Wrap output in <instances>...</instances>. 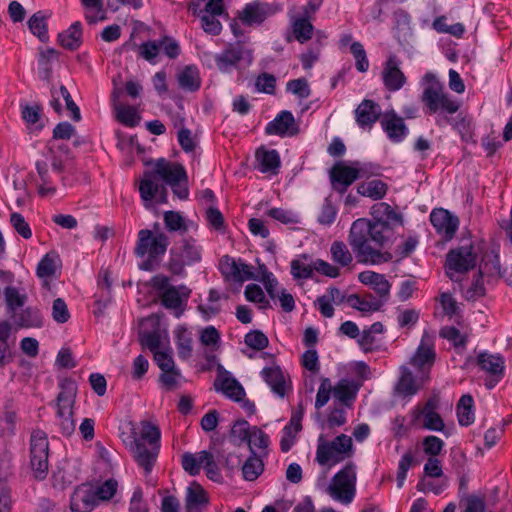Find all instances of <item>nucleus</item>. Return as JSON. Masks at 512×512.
<instances>
[{
	"label": "nucleus",
	"instance_id": "f257e3e1",
	"mask_svg": "<svg viewBox=\"0 0 512 512\" xmlns=\"http://www.w3.org/2000/svg\"><path fill=\"white\" fill-rule=\"evenodd\" d=\"M393 229L388 221L365 218L355 220L350 228L348 243L359 262L379 265L392 260L388 251H382L391 242Z\"/></svg>",
	"mask_w": 512,
	"mask_h": 512
},
{
	"label": "nucleus",
	"instance_id": "f03ea898",
	"mask_svg": "<svg viewBox=\"0 0 512 512\" xmlns=\"http://www.w3.org/2000/svg\"><path fill=\"white\" fill-rule=\"evenodd\" d=\"M139 437H135L131 444V452L137 464L143 468L145 474H149L157 460L160 450V430L151 423H141Z\"/></svg>",
	"mask_w": 512,
	"mask_h": 512
},
{
	"label": "nucleus",
	"instance_id": "7ed1b4c3",
	"mask_svg": "<svg viewBox=\"0 0 512 512\" xmlns=\"http://www.w3.org/2000/svg\"><path fill=\"white\" fill-rule=\"evenodd\" d=\"M169 244V237L164 232L154 234L148 229L140 230L135 253L139 257L147 256V259L140 266L141 269L153 270L166 253Z\"/></svg>",
	"mask_w": 512,
	"mask_h": 512
},
{
	"label": "nucleus",
	"instance_id": "20e7f679",
	"mask_svg": "<svg viewBox=\"0 0 512 512\" xmlns=\"http://www.w3.org/2000/svg\"><path fill=\"white\" fill-rule=\"evenodd\" d=\"M60 389L56 400V417L61 432L65 436H70L75 431L74 405L77 395V387L71 380L65 379L60 383Z\"/></svg>",
	"mask_w": 512,
	"mask_h": 512
},
{
	"label": "nucleus",
	"instance_id": "39448f33",
	"mask_svg": "<svg viewBox=\"0 0 512 512\" xmlns=\"http://www.w3.org/2000/svg\"><path fill=\"white\" fill-rule=\"evenodd\" d=\"M151 283L153 288L159 292L163 306L176 310V316L179 317L183 312V303L190 296V289L184 285L178 287L170 285V279L162 274L155 275Z\"/></svg>",
	"mask_w": 512,
	"mask_h": 512
},
{
	"label": "nucleus",
	"instance_id": "423d86ee",
	"mask_svg": "<svg viewBox=\"0 0 512 512\" xmlns=\"http://www.w3.org/2000/svg\"><path fill=\"white\" fill-rule=\"evenodd\" d=\"M353 454L352 438L341 434L332 441L319 440L316 460L320 465L337 464Z\"/></svg>",
	"mask_w": 512,
	"mask_h": 512
},
{
	"label": "nucleus",
	"instance_id": "0eeeda50",
	"mask_svg": "<svg viewBox=\"0 0 512 512\" xmlns=\"http://www.w3.org/2000/svg\"><path fill=\"white\" fill-rule=\"evenodd\" d=\"M202 257V247L192 237L184 238L179 247L170 251V259L167 264L168 270L174 275H181L185 265L199 262Z\"/></svg>",
	"mask_w": 512,
	"mask_h": 512
},
{
	"label": "nucleus",
	"instance_id": "6e6552de",
	"mask_svg": "<svg viewBox=\"0 0 512 512\" xmlns=\"http://www.w3.org/2000/svg\"><path fill=\"white\" fill-rule=\"evenodd\" d=\"M49 442L47 434L40 429L32 431L30 436V466L38 480L46 478L49 468Z\"/></svg>",
	"mask_w": 512,
	"mask_h": 512
},
{
	"label": "nucleus",
	"instance_id": "1a4fd4ad",
	"mask_svg": "<svg viewBox=\"0 0 512 512\" xmlns=\"http://www.w3.org/2000/svg\"><path fill=\"white\" fill-rule=\"evenodd\" d=\"M356 472L355 465L348 463L336 473L328 487L330 496L343 504L352 502L355 496Z\"/></svg>",
	"mask_w": 512,
	"mask_h": 512
},
{
	"label": "nucleus",
	"instance_id": "9d476101",
	"mask_svg": "<svg viewBox=\"0 0 512 512\" xmlns=\"http://www.w3.org/2000/svg\"><path fill=\"white\" fill-rule=\"evenodd\" d=\"M422 102L429 113L454 114L459 110V103L452 100L444 91L439 82L428 85L422 93Z\"/></svg>",
	"mask_w": 512,
	"mask_h": 512
},
{
	"label": "nucleus",
	"instance_id": "9b49d317",
	"mask_svg": "<svg viewBox=\"0 0 512 512\" xmlns=\"http://www.w3.org/2000/svg\"><path fill=\"white\" fill-rule=\"evenodd\" d=\"M477 254L471 245L452 249L446 256V275L452 281H458L455 274H463L473 269L476 265Z\"/></svg>",
	"mask_w": 512,
	"mask_h": 512
},
{
	"label": "nucleus",
	"instance_id": "f8f14e48",
	"mask_svg": "<svg viewBox=\"0 0 512 512\" xmlns=\"http://www.w3.org/2000/svg\"><path fill=\"white\" fill-rule=\"evenodd\" d=\"M364 175L362 168L348 166L343 162L335 163L329 172L332 188L340 194L345 193L350 185Z\"/></svg>",
	"mask_w": 512,
	"mask_h": 512
},
{
	"label": "nucleus",
	"instance_id": "ddd939ff",
	"mask_svg": "<svg viewBox=\"0 0 512 512\" xmlns=\"http://www.w3.org/2000/svg\"><path fill=\"white\" fill-rule=\"evenodd\" d=\"M153 172L157 175L160 182L175 186L179 182H187V174L184 167L178 163H171L164 158L158 159L155 163Z\"/></svg>",
	"mask_w": 512,
	"mask_h": 512
},
{
	"label": "nucleus",
	"instance_id": "4468645a",
	"mask_svg": "<svg viewBox=\"0 0 512 512\" xmlns=\"http://www.w3.org/2000/svg\"><path fill=\"white\" fill-rule=\"evenodd\" d=\"M430 221L437 232L443 235L446 240L454 237L459 226L458 217L443 208L434 209L430 214Z\"/></svg>",
	"mask_w": 512,
	"mask_h": 512
},
{
	"label": "nucleus",
	"instance_id": "2eb2a0df",
	"mask_svg": "<svg viewBox=\"0 0 512 512\" xmlns=\"http://www.w3.org/2000/svg\"><path fill=\"white\" fill-rule=\"evenodd\" d=\"M139 192L141 199L145 203L151 202L158 194L162 196L163 202L166 201V187L160 182L153 170H148L143 173L139 184Z\"/></svg>",
	"mask_w": 512,
	"mask_h": 512
},
{
	"label": "nucleus",
	"instance_id": "dca6fc26",
	"mask_svg": "<svg viewBox=\"0 0 512 512\" xmlns=\"http://www.w3.org/2000/svg\"><path fill=\"white\" fill-rule=\"evenodd\" d=\"M382 79L389 91L400 90L406 83V77L400 69V61L395 55H390L382 70Z\"/></svg>",
	"mask_w": 512,
	"mask_h": 512
},
{
	"label": "nucleus",
	"instance_id": "f3484780",
	"mask_svg": "<svg viewBox=\"0 0 512 512\" xmlns=\"http://www.w3.org/2000/svg\"><path fill=\"white\" fill-rule=\"evenodd\" d=\"M244 58H247L248 62L252 61L250 52L245 50L241 43H236L227 46L222 53L216 56L215 61L221 71H228Z\"/></svg>",
	"mask_w": 512,
	"mask_h": 512
},
{
	"label": "nucleus",
	"instance_id": "a211bd4d",
	"mask_svg": "<svg viewBox=\"0 0 512 512\" xmlns=\"http://www.w3.org/2000/svg\"><path fill=\"white\" fill-rule=\"evenodd\" d=\"M268 135L294 136L299 132V126L290 111H281L273 121L269 122L265 128Z\"/></svg>",
	"mask_w": 512,
	"mask_h": 512
},
{
	"label": "nucleus",
	"instance_id": "6ab92c4d",
	"mask_svg": "<svg viewBox=\"0 0 512 512\" xmlns=\"http://www.w3.org/2000/svg\"><path fill=\"white\" fill-rule=\"evenodd\" d=\"M98 506L93 485L82 484L78 486L70 499V510L74 512H90Z\"/></svg>",
	"mask_w": 512,
	"mask_h": 512
},
{
	"label": "nucleus",
	"instance_id": "aec40b11",
	"mask_svg": "<svg viewBox=\"0 0 512 512\" xmlns=\"http://www.w3.org/2000/svg\"><path fill=\"white\" fill-rule=\"evenodd\" d=\"M380 124L388 138L393 142H401L408 134L404 119L398 116L394 110L386 111L382 115Z\"/></svg>",
	"mask_w": 512,
	"mask_h": 512
},
{
	"label": "nucleus",
	"instance_id": "412c9836",
	"mask_svg": "<svg viewBox=\"0 0 512 512\" xmlns=\"http://www.w3.org/2000/svg\"><path fill=\"white\" fill-rule=\"evenodd\" d=\"M400 378L396 384V391L402 396L415 395L423 385L428 381V375L421 374L414 376L412 372L405 366L400 368Z\"/></svg>",
	"mask_w": 512,
	"mask_h": 512
},
{
	"label": "nucleus",
	"instance_id": "4be33fe9",
	"mask_svg": "<svg viewBox=\"0 0 512 512\" xmlns=\"http://www.w3.org/2000/svg\"><path fill=\"white\" fill-rule=\"evenodd\" d=\"M477 364L483 371L493 377V379L488 380L486 384L489 388H493L503 374L504 361L502 357L483 352L478 355Z\"/></svg>",
	"mask_w": 512,
	"mask_h": 512
},
{
	"label": "nucleus",
	"instance_id": "5701e85b",
	"mask_svg": "<svg viewBox=\"0 0 512 512\" xmlns=\"http://www.w3.org/2000/svg\"><path fill=\"white\" fill-rule=\"evenodd\" d=\"M214 386L216 390L221 391L225 396L234 400L241 401L245 396V391L242 385L227 371H222L219 367V375L217 376Z\"/></svg>",
	"mask_w": 512,
	"mask_h": 512
},
{
	"label": "nucleus",
	"instance_id": "b1692460",
	"mask_svg": "<svg viewBox=\"0 0 512 512\" xmlns=\"http://www.w3.org/2000/svg\"><path fill=\"white\" fill-rule=\"evenodd\" d=\"M435 351L432 344L423 337L410 363L417 368L421 374L428 375V371L435 361Z\"/></svg>",
	"mask_w": 512,
	"mask_h": 512
},
{
	"label": "nucleus",
	"instance_id": "393cba45",
	"mask_svg": "<svg viewBox=\"0 0 512 512\" xmlns=\"http://www.w3.org/2000/svg\"><path fill=\"white\" fill-rule=\"evenodd\" d=\"M359 281L364 285H369L378 295V300L385 303L390 294L391 284L383 274L374 271H363L358 275Z\"/></svg>",
	"mask_w": 512,
	"mask_h": 512
},
{
	"label": "nucleus",
	"instance_id": "a878e982",
	"mask_svg": "<svg viewBox=\"0 0 512 512\" xmlns=\"http://www.w3.org/2000/svg\"><path fill=\"white\" fill-rule=\"evenodd\" d=\"M380 116L379 104L370 99H364L355 110V120L361 128L372 127Z\"/></svg>",
	"mask_w": 512,
	"mask_h": 512
},
{
	"label": "nucleus",
	"instance_id": "bb28decb",
	"mask_svg": "<svg viewBox=\"0 0 512 512\" xmlns=\"http://www.w3.org/2000/svg\"><path fill=\"white\" fill-rule=\"evenodd\" d=\"M438 407V400L430 398L423 408L419 409L417 418L423 420L422 427L432 431H442L444 429V422L441 416L436 412Z\"/></svg>",
	"mask_w": 512,
	"mask_h": 512
},
{
	"label": "nucleus",
	"instance_id": "cd10ccee",
	"mask_svg": "<svg viewBox=\"0 0 512 512\" xmlns=\"http://www.w3.org/2000/svg\"><path fill=\"white\" fill-rule=\"evenodd\" d=\"M344 301H347V297L341 293V291L336 287H330L327 289V292L319 296L315 305L318 306V309L323 317L331 318L334 315V308L332 306V302L335 304H340Z\"/></svg>",
	"mask_w": 512,
	"mask_h": 512
},
{
	"label": "nucleus",
	"instance_id": "c85d7f7f",
	"mask_svg": "<svg viewBox=\"0 0 512 512\" xmlns=\"http://www.w3.org/2000/svg\"><path fill=\"white\" fill-rule=\"evenodd\" d=\"M222 271L223 273L231 274L235 280L240 282L260 279V272L255 274L250 265L245 263H236L228 256H225V263L222 264Z\"/></svg>",
	"mask_w": 512,
	"mask_h": 512
},
{
	"label": "nucleus",
	"instance_id": "c756f323",
	"mask_svg": "<svg viewBox=\"0 0 512 512\" xmlns=\"http://www.w3.org/2000/svg\"><path fill=\"white\" fill-rule=\"evenodd\" d=\"M207 503L208 499L202 486L195 481L192 482L186 491V512H201V508L206 506Z\"/></svg>",
	"mask_w": 512,
	"mask_h": 512
},
{
	"label": "nucleus",
	"instance_id": "7c9ffc66",
	"mask_svg": "<svg viewBox=\"0 0 512 512\" xmlns=\"http://www.w3.org/2000/svg\"><path fill=\"white\" fill-rule=\"evenodd\" d=\"M122 93L121 89L115 88L112 91V100L114 104V108L116 111L117 119L129 127H134L138 124L139 118L136 114V111L131 106H126L118 102V99Z\"/></svg>",
	"mask_w": 512,
	"mask_h": 512
},
{
	"label": "nucleus",
	"instance_id": "2f4dec72",
	"mask_svg": "<svg viewBox=\"0 0 512 512\" xmlns=\"http://www.w3.org/2000/svg\"><path fill=\"white\" fill-rule=\"evenodd\" d=\"M268 16V6L259 2L249 3L239 14V18L246 25L261 24Z\"/></svg>",
	"mask_w": 512,
	"mask_h": 512
},
{
	"label": "nucleus",
	"instance_id": "473e14b6",
	"mask_svg": "<svg viewBox=\"0 0 512 512\" xmlns=\"http://www.w3.org/2000/svg\"><path fill=\"white\" fill-rule=\"evenodd\" d=\"M59 44L68 50H76L82 43V26L80 22H74L67 30L58 35Z\"/></svg>",
	"mask_w": 512,
	"mask_h": 512
},
{
	"label": "nucleus",
	"instance_id": "72a5a7b5",
	"mask_svg": "<svg viewBox=\"0 0 512 512\" xmlns=\"http://www.w3.org/2000/svg\"><path fill=\"white\" fill-rule=\"evenodd\" d=\"M347 302L352 308L361 312L379 311L384 304L382 300H378L372 294H367L364 297H360L358 294H351L347 297Z\"/></svg>",
	"mask_w": 512,
	"mask_h": 512
},
{
	"label": "nucleus",
	"instance_id": "f704fd0d",
	"mask_svg": "<svg viewBox=\"0 0 512 512\" xmlns=\"http://www.w3.org/2000/svg\"><path fill=\"white\" fill-rule=\"evenodd\" d=\"M13 315L16 325L20 328H40L43 325V318L37 308L27 307Z\"/></svg>",
	"mask_w": 512,
	"mask_h": 512
},
{
	"label": "nucleus",
	"instance_id": "c9c22d12",
	"mask_svg": "<svg viewBox=\"0 0 512 512\" xmlns=\"http://www.w3.org/2000/svg\"><path fill=\"white\" fill-rule=\"evenodd\" d=\"M256 158L259 162L261 172L276 174L280 166V157L276 150H266L263 147L256 151Z\"/></svg>",
	"mask_w": 512,
	"mask_h": 512
},
{
	"label": "nucleus",
	"instance_id": "e433bc0d",
	"mask_svg": "<svg viewBox=\"0 0 512 512\" xmlns=\"http://www.w3.org/2000/svg\"><path fill=\"white\" fill-rule=\"evenodd\" d=\"M262 375L275 394L280 397L285 395V379L282 370L278 366L264 368Z\"/></svg>",
	"mask_w": 512,
	"mask_h": 512
},
{
	"label": "nucleus",
	"instance_id": "4c0bfd02",
	"mask_svg": "<svg viewBox=\"0 0 512 512\" xmlns=\"http://www.w3.org/2000/svg\"><path fill=\"white\" fill-rule=\"evenodd\" d=\"M357 192L360 195L369 197L373 200H380L386 195L387 184L382 180L374 179L360 183L357 187Z\"/></svg>",
	"mask_w": 512,
	"mask_h": 512
},
{
	"label": "nucleus",
	"instance_id": "58836bf2",
	"mask_svg": "<svg viewBox=\"0 0 512 512\" xmlns=\"http://www.w3.org/2000/svg\"><path fill=\"white\" fill-rule=\"evenodd\" d=\"M473 398L471 395H463L457 404V416L459 424L469 426L474 422Z\"/></svg>",
	"mask_w": 512,
	"mask_h": 512
},
{
	"label": "nucleus",
	"instance_id": "ea45409f",
	"mask_svg": "<svg viewBox=\"0 0 512 512\" xmlns=\"http://www.w3.org/2000/svg\"><path fill=\"white\" fill-rule=\"evenodd\" d=\"M178 82L182 89L196 91L200 88V77L195 67L187 66L178 75Z\"/></svg>",
	"mask_w": 512,
	"mask_h": 512
},
{
	"label": "nucleus",
	"instance_id": "a19ab883",
	"mask_svg": "<svg viewBox=\"0 0 512 512\" xmlns=\"http://www.w3.org/2000/svg\"><path fill=\"white\" fill-rule=\"evenodd\" d=\"M176 347L178 356L181 359H188L192 353V337L188 330L184 327H177L175 330Z\"/></svg>",
	"mask_w": 512,
	"mask_h": 512
},
{
	"label": "nucleus",
	"instance_id": "79ce46f5",
	"mask_svg": "<svg viewBox=\"0 0 512 512\" xmlns=\"http://www.w3.org/2000/svg\"><path fill=\"white\" fill-rule=\"evenodd\" d=\"M332 260L342 267L349 266L353 261L352 253L342 241H334L330 247Z\"/></svg>",
	"mask_w": 512,
	"mask_h": 512
},
{
	"label": "nucleus",
	"instance_id": "37998d69",
	"mask_svg": "<svg viewBox=\"0 0 512 512\" xmlns=\"http://www.w3.org/2000/svg\"><path fill=\"white\" fill-rule=\"evenodd\" d=\"M358 386L350 380L342 379L333 388V395L341 402H347L356 397Z\"/></svg>",
	"mask_w": 512,
	"mask_h": 512
},
{
	"label": "nucleus",
	"instance_id": "c03bdc74",
	"mask_svg": "<svg viewBox=\"0 0 512 512\" xmlns=\"http://www.w3.org/2000/svg\"><path fill=\"white\" fill-rule=\"evenodd\" d=\"M263 469L262 460L253 453L242 466L243 477L245 480L254 481L260 476Z\"/></svg>",
	"mask_w": 512,
	"mask_h": 512
},
{
	"label": "nucleus",
	"instance_id": "a18cd8bd",
	"mask_svg": "<svg viewBox=\"0 0 512 512\" xmlns=\"http://www.w3.org/2000/svg\"><path fill=\"white\" fill-rule=\"evenodd\" d=\"M4 296L7 309L12 314H15L18 308L24 306L28 299L26 294H21L18 289L12 286L4 289Z\"/></svg>",
	"mask_w": 512,
	"mask_h": 512
},
{
	"label": "nucleus",
	"instance_id": "49530a36",
	"mask_svg": "<svg viewBox=\"0 0 512 512\" xmlns=\"http://www.w3.org/2000/svg\"><path fill=\"white\" fill-rule=\"evenodd\" d=\"M59 257L55 253L46 254L37 266V276L40 278L50 277L55 274Z\"/></svg>",
	"mask_w": 512,
	"mask_h": 512
},
{
	"label": "nucleus",
	"instance_id": "de8ad7c7",
	"mask_svg": "<svg viewBox=\"0 0 512 512\" xmlns=\"http://www.w3.org/2000/svg\"><path fill=\"white\" fill-rule=\"evenodd\" d=\"M97 504L109 501L117 492L118 483L114 479H108L100 485L93 486Z\"/></svg>",
	"mask_w": 512,
	"mask_h": 512
},
{
	"label": "nucleus",
	"instance_id": "09e8293b",
	"mask_svg": "<svg viewBox=\"0 0 512 512\" xmlns=\"http://www.w3.org/2000/svg\"><path fill=\"white\" fill-rule=\"evenodd\" d=\"M163 220L169 232H186L188 230V226L179 212L166 211L163 214Z\"/></svg>",
	"mask_w": 512,
	"mask_h": 512
},
{
	"label": "nucleus",
	"instance_id": "8fccbe9b",
	"mask_svg": "<svg viewBox=\"0 0 512 512\" xmlns=\"http://www.w3.org/2000/svg\"><path fill=\"white\" fill-rule=\"evenodd\" d=\"M293 34L295 38L304 43L311 39L313 33V25L306 18H298L292 25Z\"/></svg>",
	"mask_w": 512,
	"mask_h": 512
},
{
	"label": "nucleus",
	"instance_id": "3c124183",
	"mask_svg": "<svg viewBox=\"0 0 512 512\" xmlns=\"http://www.w3.org/2000/svg\"><path fill=\"white\" fill-rule=\"evenodd\" d=\"M479 273L480 275L499 276L501 274V267L498 255L493 253L486 254L480 263Z\"/></svg>",
	"mask_w": 512,
	"mask_h": 512
},
{
	"label": "nucleus",
	"instance_id": "603ef678",
	"mask_svg": "<svg viewBox=\"0 0 512 512\" xmlns=\"http://www.w3.org/2000/svg\"><path fill=\"white\" fill-rule=\"evenodd\" d=\"M463 512H484L486 508L485 497L476 494H468L461 498Z\"/></svg>",
	"mask_w": 512,
	"mask_h": 512
},
{
	"label": "nucleus",
	"instance_id": "864d4df0",
	"mask_svg": "<svg viewBox=\"0 0 512 512\" xmlns=\"http://www.w3.org/2000/svg\"><path fill=\"white\" fill-rule=\"evenodd\" d=\"M57 57L58 52L53 48L41 51L39 58V73L41 78L49 79L51 75L50 61L57 59Z\"/></svg>",
	"mask_w": 512,
	"mask_h": 512
},
{
	"label": "nucleus",
	"instance_id": "5fc2aeb1",
	"mask_svg": "<svg viewBox=\"0 0 512 512\" xmlns=\"http://www.w3.org/2000/svg\"><path fill=\"white\" fill-rule=\"evenodd\" d=\"M28 26L30 31L40 40L44 41L48 38L45 18L41 15V12H37L31 16L28 21Z\"/></svg>",
	"mask_w": 512,
	"mask_h": 512
},
{
	"label": "nucleus",
	"instance_id": "6e6d98bb",
	"mask_svg": "<svg viewBox=\"0 0 512 512\" xmlns=\"http://www.w3.org/2000/svg\"><path fill=\"white\" fill-rule=\"evenodd\" d=\"M252 428L246 420H238L234 423L230 431V438L236 442H247L251 435Z\"/></svg>",
	"mask_w": 512,
	"mask_h": 512
},
{
	"label": "nucleus",
	"instance_id": "4d7b16f0",
	"mask_svg": "<svg viewBox=\"0 0 512 512\" xmlns=\"http://www.w3.org/2000/svg\"><path fill=\"white\" fill-rule=\"evenodd\" d=\"M140 342L143 347L148 348L153 354L159 351L161 346V334L158 330L139 333Z\"/></svg>",
	"mask_w": 512,
	"mask_h": 512
},
{
	"label": "nucleus",
	"instance_id": "13d9d810",
	"mask_svg": "<svg viewBox=\"0 0 512 512\" xmlns=\"http://www.w3.org/2000/svg\"><path fill=\"white\" fill-rule=\"evenodd\" d=\"M248 446L250 448L251 454L255 453L253 447H257L259 449H266L269 445V436L264 433L261 429L254 426L252 427L251 435L248 438Z\"/></svg>",
	"mask_w": 512,
	"mask_h": 512
},
{
	"label": "nucleus",
	"instance_id": "bf43d9fd",
	"mask_svg": "<svg viewBox=\"0 0 512 512\" xmlns=\"http://www.w3.org/2000/svg\"><path fill=\"white\" fill-rule=\"evenodd\" d=\"M245 297L250 302L260 303L261 309H266L270 306L269 301L265 298L263 290L256 284H249L246 286Z\"/></svg>",
	"mask_w": 512,
	"mask_h": 512
},
{
	"label": "nucleus",
	"instance_id": "052dcab7",
	"mask_svg": "<svg viewBox=\"0 0 512 512\" xmlns=\"http://www.w3.org/2000/svg\"><path fill=\"white\" fill-rule=\"evenodd\" d=\"M440 336L448 341H451L454 347H464L467 342L466 335L460 333V331L452 326H445L440 330Z\"/></svg>",
	"mask_w": 512,
	"mask_h": 512
},
{
	"label": "nucleus",
	"instance_id": "680f3d73",
	"mask_svg": "<svg viewBox=\"0 0 512 512\" xmlns=\"http://www.w3.org/2000/svg\"><path fill=\"white\" fill-rule=\"evenodd\" d=\"M356 61V68L359 72H366L369 68L366 51L360 42H353L350 47Z\"/></svg>",
	"mask_w": 512,
	"mask_h": 512
},
{
	"label": "nucleus",
	"instance_id": "e2e57ef3",
	"mask_svg": "<svg viewBox=\"0 0 512 512\" xmlns=\"http://www.w3.org/2000/svg\"><path fill=\"white\" fill-rule=\"evenodd\" d=\"M259 270H260L259 281H261L264 284L265 289H266L267 293L269 294V296L272 299H275L278 294L276 291L277 285H278L276 278L273 276V274L271 272H269L267 270L265 265H260Z\"/></svg>",
	"mask_w": 512,
	"mask_h": 512
},
{
	"label": "nucleus",
	"instance_id": "0e129e2a",
	"mask_svg": "<svg viewBox=\"0 0 512 512\" xmlns=\"http://www.w3.org/2000/svg\"><path fill=\"white\" fill-rule=\"evenodd\" d=\"M422 444L424 453L433 458L439 455L444 447L443 440L433 435L426 436Z\"/></svg>",
	"mask_w": 512,
	"mask_h": 512
},
{
	"label": "nucleus",
	"instance_id": "69168bd1",
	"mask_svg": "<svg viewBox=\"0 0 512 512\" xmlns=\"http://www.w3.org/2000/svg\"><path fill=\"white\" fill-rule=\"evenodd\" d=\"M10 223L16 232L21 235L24 239H30L32 237V231L25 220V218L17 212H14L10 216Z\"/></svg>",
	"mask_w": 512,
	"mask_h": 512
},
{
	"label": "nucleus",
	"instance_id": "338daca9",
	"mask_svg": "<svg viewBox=\"0 0 512 512\" xmlns=\"http://www.w3.org/2000/svg\"><path fill=\"white\" fill-rule=\"evenodd\" d=\"M268 338L261 331H252L245 335V344L255 350H263L268 346Z\"/></svg>",
	"mask_w": 512,
	"mask_h": 512
},
{
	"label": "nucleus",
	"instance_id": "774afa93",
	"mask_svg": "<svg viewBox=\"0 0 512 512\" xmlns=\"http://www.w3.org/2000/svg\"><path fill=\"white\" fill-rule=\"evenodd\" d=\"M52 318L57 323H66L70 318V313L67 304L62 298H57L52 306Z\"/></svg>",
	"mask_w": 512,
	"mask_h": 512
}]
</instances>
